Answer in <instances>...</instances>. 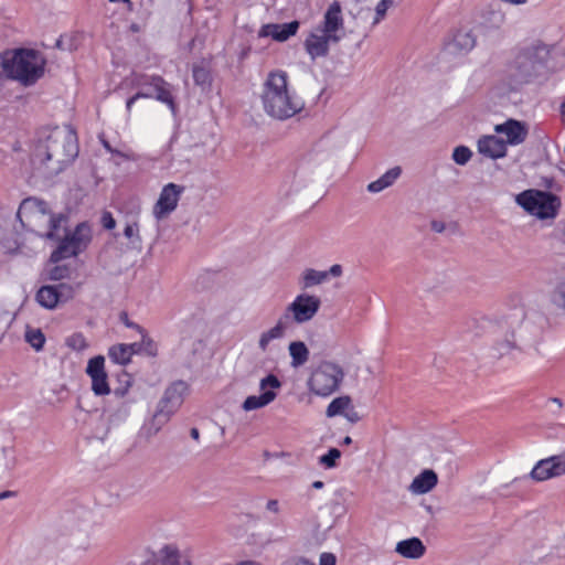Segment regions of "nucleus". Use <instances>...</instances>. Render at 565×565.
I'll use <instances>...</instances> for the list:
<instances>
[{
  "mask_svg": "<svg viewBox=\"0 0 565 565\" xmlns=\"http://www.w3.org/2000/svg\"><path fill=\"white\" fill-rule=\"evenodd\" d=\"M394 0H381L375 8V18L373 24H377L384 19L387 10L393 7Z\"/></svg>",
  "mask_w": 565,
  "mask_h": 565,
  "instance_id": "40",
  "label": "nucleus"
},
{
  "mask_svg": "<svg viewBox=\"0 0 565 565\" xmlns=\"http://www.w3.org/2000/svg\"><path fill=\"white\" fill-rule=\"evenodd\" d=\"M321 307V300L318 296L302 292L297 295L285 309L281 318H286L287 324H303L311 321Z\"/></svg>",
  "mask_w": 565,
  "mask_h": 565,
  "instance_id": "11",
  "label": "nucleus"
},
{
  "mask_svg": "<svg viewBox=\"0 0 565 565\" xmlns=\"http://www.w3.org/2000/svg\"><path fill=\"white\" fill-rule=\"evenodd\" d=\"M260 98L264 111L277 120L292 118L305 108V100L291 87L287 72L281 70L268 73Z\"/></svg>",
  "mask_w": 565,
  "mask_h": 565,
  "instance_id": "3",
  "label": "nucleus"
},
{
  "mask_svg": "<svg viewBox=\"0 0 565 565\" xmlns=\"http://www.w3.org/2000/svg\"><path fill=\"white\" fill-rule=\"evenodd\" d=\"M552 45L534 41L523 47L507 65L495 84L499 95L507 96L520 92L536 79L546 68Z\"/></svg>",
  "mask_w": 565,
  "mask_h": 565,
  "instance_id": "2",
  "label": "nucleus"
},
{
  "mask_svg": "<svg viewBox=\"0 0 565 565\" xmlns=\"http://www.w3.org/2000/svg\"><path fill=\"white\" fill-rule=\"evenodd\" d=\"M65 345L76 352H83L88 349L89 343L83 333L76 332L65 339Z\"/></svg>",
  "mask_w": 565,
  "mask_h": 565,
  "instance_id": "33",
  "label": "nucleus"
},
{
  "mask_svg": "<svg viewBox=\"0 0 565 565\" xmlns=\"http://www.w3.org/2000/svg\"><path fill=\"white\" fill-rule=\"evenodd\" d=\"M288 353L291 359L290 365L294 369L305 365L310 358V351L302 341H291L288 345Z\"/></svg>",
  "mask_w": 565,
  "mask_h": 565,
  "instance_id": "27",
  "label": "nucleus"
},
{
  "mask_svg": "<svg viewBox=\"0 0 565 565\" xmlns=\"http://www.w3.org/2000/svg\"><path fill=\"white\" fill-rule=\"evenodd\" d=\"M124 394H125V391H119V390L115 391V395H117V396L121 397Z\"/></svg>",
  "mask_w": 565,
  "mask_h": 565,
  "instance_id": "60",
  "label": "nucleus"
},
{
  "mask_svg": "<svg viewBox=\"0 0 565 565\" xmlns=\"http://www.w3.org/2000/svg\"><path fill=\"white\" fill-rule=\"evenodd\" d=\"M525 317L523 308H518L514 313V321L511 323L512 326L520 323Z\"/></svg>",
  "mask_w": 565,
  "mask_h": 565,
  "instance_id": "50",
  "label": "nucleus"
},
{
  "mask_svg": "<svg viewBox=\"0 0 565 565\" xmlns=\"http://www.w3.org/2000/svg\"><path fill=\"white\" fill-rule=\"evenodd\" d=\"M561 115H562V121L565 125V97H564V100H563V103L561 105Z\"/></svg>",
  "mask_w": 565,
  "mask_h": 565,
  "instance_id": "55",
  "label": "nucleus"
},
{
  "mask_svg": "<svg viewBox=\"0 0 565 565\" xmlns=\"http://www.w3.org/2000/svg\"><path fill=\"white\" fill-rule=\"evenodd\" d=\"M188 393V384L183 381L172 383L164 392L163 397L159 402L163 407L171 409L175 413L183 402Z\"/></svg>",
  "mask_w": 565,
  "mask_h": 565,
  "instance_id": "20",
  "label": "nucleus"
},
{
  "mask_svg": "<svg viewBox=\"0 0 565 565\" xmlns=\"http://www.w3.org/2000/svg\"><path fill=\"white\" fill-rule=\"evenodd\" d=\"M344 35V20L338 2L331 3L324 12L322 22L315 26L305 40V50L311 60L323 57L329 53L330 45L335 44Z\"/></svg>",
  "mask_w": 565,
  "mask_h": 565,
  "instance_id": "5",
  "label": "nucleus"
},
{
  "mask_svg": "<svg viewBox=\"0 0 565 565\" xmlns=\"http://www.w3.org/2000/svg\"><path fill=\"white\" fill-rule=\"evenodd\" d=\"M345 379V370L335 360H321L311 370L307 388L315 396L328 398L340 390Z\"/></svg>",
  "mask_w": 565,
  "mask_h": 565,
  "instance_id": "7",
  "label": "nucleus"
},
{
  "mask_svg": "<svg viewBox=\"0 0 565 565\" xmlns=\"http://www.w3.org/2000/svg\"><path fill=\"white\" fill-rule=\"evenodd\" d=\"M324 271H326V274L328 275V278H329L330 276H332V277H339V276H341V275H342V267H341V265H339V264H334V265H332V266L330 267V269H329V270H324Z\"/></svg>",
  "mask_w": 565,
  "mask_h": 565,
  "instance_id": "49",
  "label": "nucleus"
},
{
  "mask_svg": "<svg viewBox=\"0 0 565 565\" xmlns=\"http://www.w3.org/2000/svg\"><path fill=\"white\" fill-rule=\"evenodd\" d=\"M343 416L350 422L358 420V414L354 412L353 408L349 409Z\"/></svg>",
  "mask_w": 565,
  "mask_h": 565,
  "instance_id": "53",
  "label": "nucleus"
},
{
  "mask_svg": "<svg viewBox=\"0 0 565 565\" xmlns=\"http://www.w3.org/2000/svg\"><path fill=\"white\" fill-rule=\"evenodd\" d=\"M477 146L480 154L491 159L503 158L507 154L504 140L493 135L482 136Z\"/></svg>",
  "mask_w": 565,
  "mask_h": 565,
  "instance_id": "19",
  "label": "nucleus"
},
{
  "mask_svg": "<svg viewBox=\"0 0 565 565\" xmlns=\"http://www.w3.org/2000/svg\"><path fill=\"white\" fill-rule=\"evenodd\" d=\"M141 333V342L137 343L141 348V352H146L148 354H153V342L151 339L143 333L142 330H139Z\"/></svg>",
  "mask_w": 565,
  "mask_h": 565,
  "instance_id": "45",
  "label": "nucleus"
},
{
  "mask_svg": "<svg viewBox=\"0 0 565 565\" xmlns=\"http://www.w3.org/2000/svg\"><path fill=\"white\" fill-rule=\"evenodd\" d=\"M451 158L457 164L465 166L472 158V151L466 146H458L454 149Z\"/></svg>",
  "mask_w": 565,
  "mask_h": 565,
  "instance_id": "36",
  "label": "nucleus"
},
{
  "mask_svg": "<svg viewBox=\"0 0 565 565\" xmlns=\"http://www.w3.org/2000/svg\"><path fill=\"white\" fill-rule=\"evenodd\" d=\"M299 25L300 23L298 21L281 24L268 23L260 28L258 35L260 38H271L275 41L285 42L298 32Z\"/></svg>",
  "mask_w": 565,
  "mask_h": 565,
  "instance_id": "18",
  "label": "nucleus"
},
{
  "mask_svg": "<svg viewBox=\"0 0 565 565\" xmlns=\"http://www.w3.org/2000/svg\"><path fill=\"white\" fill-rule=\"evenodd\" d=\"M141 348L137 342L131 344H116L109 348L108 355L114 363L125 365L130 362L132 354L140 353Z\"/></svg>",
  "mask_w": 565,
  "mask_h": 565,
  "instance_id": "25",
  "label": "nucleus"
},
{
  "mask_svg": "<svg viewBox=\"0 0 565 565\" xmlns=\"http://www.w3.org/2000/svg\"><path fill=\"white\" fill-rule=\"evenodd\" d=\"M191 436H192L194 439H198V438H199V431H198V429L193 428V429L191 430Z\"/></svg>",
  "mask_w": 565,
  "mask_h": 565,
  "instance_id": "58",
  "label": "nucleus"
},
{
  "mask_svg": "<svg viewBox=\"0 0 565 565\" xmlns=\"http://www.w3.org/2000/svg\"><path fill=\"white\" fill-rule=\"evenodd\" d=\"M476 45V39L469 31H459L455 34L452 41L447 45L450 52L466 54Z\"/></svg>",
  "mask_w": 565,
  "mask_h": 565,
  "instance_id": "26",
  "label": "nucleus"
},
{
  "mask_svg": "<svg viewBox=\"0 0 565 565\" xmlns=\"http://www.w3.org/2000/svg\"><path fill=\"white\" fill-rule=\"evenodd\" d=\"M70 277V268L65 265H56L50 270V279L62 280Z\"/></svg>",
  "mask_w": 565,
  "mask_h": 565,
  "instance_id": "42",
  "label": "nucleus"
},
{
  "mask_svg": "<svg viewBox=\"0 0 565 565\" xmlns=\"http://www.w3.org/2000/svg\"><path fill=\"white\" fill-rule=\"evenodd\" d=\"M340 457L341 451L337 448H331L326 455L319 458V463L324 468L331 469L337 466V461Z\"/></svg>",
  "mask_w": 565,
  "mask_h": 565,
  "instance_id": "37",
  "label": "nucleus"
},
{
  "mask_svg": "<svg viewBox=\"0 0 565 565\" xmlns=\"http://www.w3.org/2000/svg\"><path fill=\"white\" fill-rule=\"evenodd\" d=\"M553 303L565 310V280L557 284L552 295Z\"/></svg>",
  "mask_w": 565,
  "mask_h": 565,
  "instance_id": "39",
  "label": "nucleus"
},
{
  "mask_svg": "<svg viewBox=\"0 0 565 565\" xmlns=\"http://www.w3.org/2000/svg\"><path fill=\"white\" fill-rule=\"evenodd\" d=\"M564 407V403L561 398L558 397H550L546 402H545V408L548 413H551L552 415L554 416H557L559 415V413L562 412Z\"/></svg>",
  "mask_w": 565,
  "mask_h": 565,
  "instance_id": "41",
  "label": "nucleus"
},
{
  "mask_svg": "<svg viewBox=\"0 0 565 565\" xmlns=\"http://www.w3.org/2000/svg\"><path fill=\"white\" fill-rule=\"evenodd\" d=\"M515 202L529 214L541 221H554L561 210V199L546 191L526 190L515 196Z\"/></svg>",
  "mask_w": 565,
  "mask_h": 565,
  "instance_id": "8",
  "label": "nucleus"
},
{
  "mask_svg": "<svg viewBox=\"0 0 565 565\" xmlns=\"http://www.w3.org/2000/svg\"><path fill=\"white\" fill-rule=\"evenodd\" d=\"M524 565H530V564H524Z\"/></svg>",
  "mask_w": 565,
  "mask_h": 565,
  "instance_id": "61",
  "label": "nucleus"
},
{
  "mask_svg": "<svg viewBox=\"0 0 565 565\" xmlns=\"http://www.w3.org/2000/svg\"><path fill=\"white\" fill-rule=\"evenodd\" d=\"M223 565H264V564H262L260 562H257V561H253V559H245V561H239L236 563H226Z\"/></svg>",
  "mask_w": 565,
  "mask_h": 565,
  "instance_id": "51",
  "label": "nucleus"
},
{
  "mask_svg": "<svg viewBox=\"0 0 565 565\" xmlns=\"http://www.w3.org/2000/svg\"><path fill=\"white\" fill-rule=\"evenodd\" d=\"M124 236L130 242L134 247H140L141 236L139 233V225L137 222L127 223L124 228Z\"/></svg>",
  "mask_w": 565,
  "mask_h": 565,
  "instance_id": "35",
  "label": "nucleus"
},
{
  "mask_svg": "<svg viewBox=\"0 0 565 565\" xmlns=\"http://www.w3.org/2000/svg\"><path fill=\"white\" fill-rule=\"evenodd\" d=\"M17 215L25 228L50 241L60 239L67 224L65 215L52 213L47 203L36 198L23 200Z\"/></svg>",
  "mask_w": 565,
  "mask_h": 565,
  "instance_id": "4",
  "label": "nucleus"
},
{
  "mask_svg": "<svg viewBox=\"0 0 565 565\" xmlns=\"http://www.w3.org/2000/svg\"><path fill=\"white\" fill-rule=\"evenodd\" d=\"M328 280V275L324 270H316L313 268H307L300 276V285L303 289L311 288L313 286L321 285Z\"/></svg>",
  "mask_w": 565,
  "mask_h": 565,
  "instance_id": "31",
  "label": "nucleus"
},
{
  "mask_svg": "<svg viewBox=\"0 0 565 565\" xmlns=\"http://www.w3.org/2000/svg\"><path fill=\"white\" fill-rule=\"evenodd\" d=\"M159 565H192L190 557L174 545H164L156 554Z\"/></svg>",
  "mask_w": 565,
  "mask_h": 565,
  "instance_id": "21",
  "label": "nucleus"
},
{
  "mask_svg": "<svg viewBox=\"0 0 565 565\" xmlns=\"http://www.w3.org/2000/svg\"><path fill=\"white\" fill-rule=\"evenodd\" d=\"M312 487H313L315 489H322V488H323V482H322V481H319V480H318V481H315V482L312 483Z\"/></svg>",
  "mask_w": 565,
  "mask_h": 565,
  "instance_id": "56",
  "label": "nucleus"
},
{
  "mask_svg": "<svg viewBox=\"0 0 565 565\" xmlns=\"http://www.w3.org/2000/svg\"><path fill=\"white\" fill-rule=\"evenodd\" d=\"M148 96H150V95H149V94H146V93H140V90H139V92H137L134 96L129 97V98L126 100V110H127V113H128V114H130V113H131L132 106H134V104H135L138 99L143 98V97H148Z\"/></svg>",
  "mask_w": 565,
  "mask_h": 565,
  "instance_id": "47",
  "label": "nucleus"
},
{
  "mask_svg": "<svg viewBox=\"0 0 565 565\" xmlns=\"http://www.w3.org/2000/svg\"><path fill=\"white\" fill-rule=\"evenodd\" d=\"M132 87L139 88L140 93L149 94L147 98H154L166 104L172 114H175L177 106L172 96L171 85L159 75H148L141 73H131L125 78Z\"/></svg>",
  "mask_w": 565,
  "mask_h": 565,
  "instance_id": "10",
  "label": "nucleus"
},
{
  "mask_svg": "<svg viewBox=\"0 0 565 565\" xmlns=\"http://www.w3.org/2000/svg\"><path fill=\"white\" fill-rule=\"evenodd\" d=\"M512 347H513V345H512V343H511L510 341H508V342L504 344V348H503V352H502V353L508 352L509 350H511V349H512Z\"/></svg>",
  "mask_w": 565,
  "mask_h": 565,
  "instance_id": "57",
  "label": "nucleus"
},
{
  "mask_svg": "<svg viewBox=\"0 0 565 565\" xmlns=\"http://www.w3.org/2000/svg\"><path fill=\"white\" fill-rule=\"evenodd\" d=\"M184 186L177 183H168L161 189L156 203L152 206V216L157 222L167 220L178 207Z\"/></svg>",
  "mask_w": 565,
  "mask_h": 565,
  "instance_id": "13",
  "label": "nucleus"
},
{
  "mask_svg": "<svg viewBox=\"0 0 565 565\" xmlns=\"http://www.w3.org/2000/svg\"><path fill=\"white\" fill-rule=\"evenodd\" d=\"M438 482L437 473L431 469L423 470L408 487L413 494H425L431 491Z\"/></svg>",
  "mask_w": 565,
  "mask_h": 565,
  "instance_id": "24",
  "label": "nucleus"
},
{
  "mask_svg": "<svg viewBox=\"0 0 565 565\" xmlns=\"http://www.w3.org/2000/svg\"><path fill=\"white\" fill-rule=\"evenodd\" d=\"M86 374L92 381V391L95 395L103 396L110 393L108 376L105 370V358L97 355L88 360Z\"/></svg>",
  "mask_w": 565,
  "mask_h": 565,
  "instance_id": "15",
  "label": "nucleus"
},
{
  "mask_svg": "<svg viewBox=\"0 0 565 565\" xmlns=\"http://www.w3.org/2000/svg\"><path fill=\"white\" fill-rule=\"evenodd\" d=\"M352 443V439L351 437L347 436L344 439H343V444L344 445H350Z\"/></svg>",
  "mask_w": 565,
  "mask_h": 565,
  "instance_id": "59",
  "label": "nucleus"
},
{
  "mask_svg": "<svg viewBox=\"0 0 565 565\" xmlns=\"http://www.w3.org/2000/svg\"><path fill=\"white\" fill-rule=\"evenodd\" d=\"M305 170H306V162L305 161H301L298 167L296 168V171H295V177L296 178H302L303 173H305Z\"/></svg>",
  "mask_w": 565,
  "mask_h": 565,
  "instance_id": "52",
  "label": "nucleus"
},
{
  "mask_svg": "<svg viewBox=\"0 0 565 565\" xmlns=\"http://www.w3.org/2000/svg\"><path fill=\"white\" fill-rule=\"evenodd\" d=\"M174 413L158 404L157 411L142 426V433L148 437L156 436L168 424Z\"/></svg>",
  "mask_w": 565,
  "mask_h": 565,
  "instance_id": "22",
  "label": "nucleus"
},
{
  "mask_svg": "<svg viewBox=\"0 0 565 565\" xmlns=\"http://www.w3.org/2000/svg\"><path fill=\"white\" fill-rule=\"evenodd\" d=\"M402 169L394 167L382 174L377 180L369 183L367 191L371 193H380L383 190L390 188L399 178Z\"/></svg>",
  "mask_w": 565,
  "mask_h": 565,
  "instance_id": "28",
  "label": "nucleus"
},
{
  "mask_svg": "<svg viewBox=\"0 0 565 565\" xmlns=\"http://www.w3.org/2000/svg\"><path fill=\"white\" fill-rule=\"evenodd\" d=\"M25 341L35 350L41 351L45 344V335L38 328L28 327L24 334Z\"/></svg>",
  "mask_w": 565,
  "mask_h": 565,
  "instance_id": "32",
  "label": "nucleus"
},
{
  "mask_svg": "<svg viewBox=\"0 0 565 565\" xmlns=\"http://www.w3.org/2000/svg\"><path fill=\"white\" fill-rule=\"evenodd\" d=\"M14 495L12 491H3L0 493V500L8 499Z\"/></svg>",
  "mask_w": 565,
  "mask_h": 565,
  "instance_id": "54",
  "label": "nucleus"
},
{
  "mask_svg": "<svg viewBox=\"0 0 565 565\" xmlns=\"http://www.w3.org/2000/svg\"><path fill=\"white\" fill-rule=\"evenodd\" d=\"M337 557L332 553L324 552L319 557V565H335Z\"/></svg>",
  "mask_w": 565,
  "mask_h": 565,
  "instance_id": "48",
  "label": "nucleus"
},
{
  "mask_svg": "<svg viewBox=\"0 0 565 565\" xmlns=\"http://www.w3.org/2000/svg\"><path fill=\"white\" fill-rule=\"evenodd\" d=\"M38 303L45 309H54L60 303L55 286H42L35 296Z\"/></svg>",
  "mask_w": 565,
  "mask_h": 565,
  "instance_id": "29",
  "label": "nucleus"
},
{
  "mask_svg": "<svg viewBox=\"0 0 565 565\" xmlns=\"http://www.w3.org/2000/svg\"><path fill=\"white\" fill-rule=\"evenodd\" d=\"M565 475V454L539 460L530 472L531 479L543 482Z\"/></svg>",
  "mask_w": 565,
  "mask_h": 565,
  "instance_id": "14",
  "label": "nucleus"
},
{
  "mask_svg": "<svg viewBox=\"0 0 565 565\" xmlns=\"http://www.w3.org/2000/svg\"><path fill=\"white\" fill-rule=\"evenodd\" d=\"M3 73L24 85L36 82L44 73L45 60L34 50L20 49L1 54Z\"/></svg>",
  "mask_w": 565,
  "mask_h": 565,
  "instance_id": "6",
  "label": "nucleus"
},
{
  "mask_svg": "<svg viewBox=\"0 0 565 565\" xmlns=\"http://www.w3.org/2000/svg\"><path fill=\"white\" fill-rule=\"evenodd\" d=\"M265 511L268 516H278L281 511V503L278 499H268L265 504Z\"/></svg>",
  "mask_w": 565,
  "mask_h": 565,
  "instance_id": "43",
  "label": "nucleus"
},
{
  "mask_svg": "<svg viewBox=\"0 0 565 565\" xmlns=\"http://www.w3.org/2000/svg\"><path fill=\"white\" fill-rule=\"evenodd\" d=\"M78 154L77 137L70 126L45 128L33 146L31 162L46 174H57Z\"/></svg>",
  "mask_w": 565,
  "mask_h": 565,
  "instance_id": "1",
  "label": "nucleus"
},
{
  "mask_svg": "<svg viewBox=\"0 0 565 565\" xmlns=\"http://www.w3.org/2000/svg\"><path fill=\"white\" fill-rule=\"evenodd\" d=\"M280 565H316L310 559L303 557V556H290L281 562Z\"/></svg>",
  "mask_w": 565,
  "mask_h": 565,
  "instance_id": "44",
  "label": "nucleus"
},
{
  "mask_svg": "<svg viewBox=\"0 0 565 565\" xmlns=\"http://www.w3.org/2000/svg\"><path fill=\"white\" fill-rule=\"evenodd\" d=\"M494 131L505 137V145L518 146L525 141L529 135V128L525 122L508 119L503 124L497 125Z\"/></svg>",
  "mask_w": 565,
  "mask_h": 565,
  "instance_id": "16",
  "label": "nucleus"
},
{
  "mask_svg": "<svg viewBox=\"0 0 565 565\" xmlns=\"http://www.w3.org/2000/svg\"><path fill=\"white\" fill-rule=\"evenodd\" d=\"M193 79L196 85L209 86L211 84L210 70L203 64H194L192 67Z\"/></svg>",
  "mask_w": 565,
  "mask_h": 565,
  "instance_id": "34",
  "label": "nucleus"
},
{
  "mask_svg": "<svg viewBox=\"0 0 565 565\" xmlns=\"http://www.w3.org/2000/svg\"><path fill=\"white\" fill-rule=\"evenodd\" d=\"M60 302H66L75 296V287L70 284H58L55 286Z\"/></svg>",
  "mask_w": 565,
  "mask_h": 565,
  "instance_id": "38",
  "label": "nucleus"
},
{
  "mask_svg": "<svg viewBox=\"0 0 565 565\" xmlns=\"http://www.w3.org/2000/svg\"><path fill=\"white\" fill-rule=\"evenodd\" d=\"M56 241L58 245L50 257L52 263H58L63 259L75 257L85 250L92 241V227L88 223L83 222L79 223L73 232L67 233L65 226L62 237Z\"/></svg>",
  "mask_w": 565,
  "mask_h": 565,
  "instance_id": "9",
  "label": "nucleus"
},
{
  "mask_svg": "<svg viewBox=\"0 0 565 565\" xmlns=\"http://www.w3.org/2000/svg\"><path fill=\"white\" fill-rule=\"evenodd\" d=\"M349 409H352V399L348 395L333 398L327 406V417L343 416Z\"/></svg>",
  "mask_w": 565,
  "mask_h": 565,
  "instance_id": "30",
  "label": "nucleus"
},
{
  "mask_svg": "<svg viewBox=\"0 0 565 565\" xmlns=\"http://www.w3.org/2000/svg\"><path fill=\"white\" fill-rule=\"evenodd\" d=\"M102 224L106 230H113L116 226V221L110 212H104L102 215Z\"/></svg>",
  "mask_w": 565,
  "mask_h": 565,
  "instance_id": "46",
  "label": "nucleus"
},
{
  "mask_svg": "<svg viewBox=\"0 0 565 565\" xmlns=\"http://www.w3.org/2000/svg\"><path fill=\"white\" fill-rule=\"evenodd\" d=\"M395 552L404 558L419 559L426 553V546L418 537H409L397 542Z\"/></svg>",
  "mask_w": 565,
  "mask_h": 565,
  "instance_id": "23",
  "label": "nucleus"
},
{
  "mask_svg": "<svg viewBox=\"0 0 565 565\" xmlns=\"http://www.w3.org/2000/svg\"><path fill=\"white\" fill-rule=\"evenodd\" d=\"M289 326L286 318L279 317L274 326L262 331L258 337L257 348L260 353H268L274 348V342L285 338Z\"/></svg>",
  "mask_w": 565,
  "mask_h": 565,
  "instance_id": "17",
  "label": "nucleus"
},
{
  "mask_svg": "<svg viewBox=\"0 0 565 565\" xmlns=\"http://www.w3.org/2000/svg\"><path fill=\"white\" fill-rule=\"evenodd\" d=\"M258 386L260 394L247 396L242 404L243 411L252 412L270 405L277 398L282 383L277 375L269 373L260 379Z\"/></svg>",
  "mask_w": 565,
  "mask_h": 565,
  "instance_id": "12",
  "label": "nucleus"
}]
</instances>
